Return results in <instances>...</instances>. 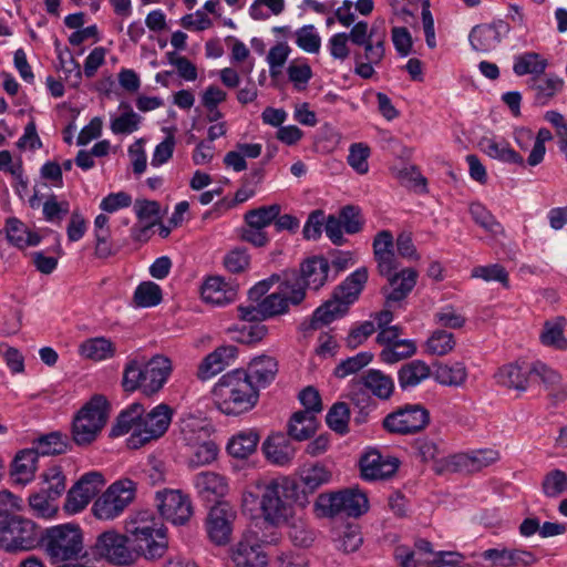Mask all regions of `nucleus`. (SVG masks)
<instances>
[{"instance_id":"de8ad7c7","label":"nucleus","mask_w":567,"mask_h":567,"mask_svg":"<svg viewBox=\"0 0 567 567\" xmlns=\"http://www.w3.org/2000/svg\"><path fill=\"white\" fill-rule=\"evenodd\" d=\"M472 219L485 231L496 236L504 233V228L495 216L481 203L470 205Z\"/></svg>"},{"instance_id":"37998d69","label":"nucleus","mask_w":567,"mask_h":567,"mask_svg":"<svg viewBox=\"0 0 567 567\" xmlns=\"http://www.w3.org/2000/svg\"><path fill=\"white\" fill-rule=\"evenodd\" d=\"M80 350L83 357L94 361L111 359L116 353L114 343L104 337L87 339L81 344Z\"/></svg>"},{"instance_id":"c756f323","label":"nucleus","mask_w":567,"mask_h":567,"mask_svg":"<svg viewBox=\"0 0 567 567\" xmlns=\"http://www.w3.org/2000/svg\"><path fill=\"white\" fill-rule=\"evenodd\" d=\"M530 374L532 364L514 362L501 367L494 378L499 385L524 392L528 388Z\"/></svg>"},{"instance_id":"39448f33","label":"nucleus","mask_w":567,"mask_h":567,"mask_svg":"<svg viewBox=\"0 0 567 567\" xmlns=\"http://www.w3.org/2000/svg\"><path fill=\"white\" fill-rule=\"evenodd\" d=\"M291 501L301 507L309 504L305 495H299V484L289 476H278L265 483L260 507L265 519L272 525H281L292 517Z\"/></svg>"},{"instance_id":"338daca9","label":"nucleus","mask_w":567,"mask_h":567,"mask_svg":"<svg viewBox=\"0 0 567 567\" xmlns=\"http://www.w3.org/2000/svg\"><path fill=\"white\" fill-rule=\"evenodd\" d=\"M105 480L100 472H89L81 476V478L73 485L76 489L83 492L91 499L104 486Z\"/></svg>"},{"instance_id":"052dcab7","label":"nucleus","mask_w":567,"mask_h":567,"mask_svg":"<svg viewBox=\"0 0 567 567\" xmlns=\"http://www.w3.org/2000/svg\"><path fill=\"white\" fill-rule=\"evenodd\" d=\"M218 446L213 441H206L195 446L192 456L188 460L189 467H200L212 464L218 455Z\"/></svg>"},{"instance_id":"c9c22d12","label":"nucleus","mask_w":567,"mask_h":567,"mask_svg":"<svg viewBox=\"0 0 567 567\" xmlns=\"http://www.w3.org/2000/svg\"><path fill=\"white\" fill-rule=\"evenodd\" d=\"M432 375L431 368L422 360H412L404 363L398 371V381L401 390L406 391L421 384Z\"/></svg>"},{"instance_id":"a211bd4d","label":"nucleus","mask_w":567,"mask_h":567,"mask_svg":"<svg viewBox=\"0 0 567 567\" xmlns=\"http://www.w3.org/2000/svg\"><path fill=\"white\" fill-rule=\"evenodd\" d=\"M236 516L234 507L226 502H217L209 509L206 518V530L212 543L217 546L229 543Z\"/></svg>"},{"instance_id":"8fccbe9b","label":"nucleus","mask_w":567,"mask_h":567,"mask_svg":"<svg viewBox=\"0 0 567 567\" xmlns=\"http://www.w3.org/2000/svg\"><path fill=\"white\" fill-rule=\"evenodd\" d=\"M31 509L40 517L51 518L58 512L56 498L40 488L28 498Z\"/></svg>"},{"instance_id":"473e14b6","label":"nucleus","mask_w":567,"mask_h":567,"mask_svg":"<svg viewBox=\"0 0 567 567\" xmlns=\"http://www.w3.org/2000/svg\"><path fill=\"white\" fill-rule=\"evenodd\" d=\"M37 451L24 449L20 451L12 464L10 475L16 484L25 486L33 481L38 467Z\"/></svg>"},{"instance_id":"7c9ffc66","label":"nucleus","mask_w":567,"mask_h":567,"mask_svg":"<svg viewBox=\"0 0 567 567\" xmlns=\"http://www.w3.org/2000/svg\"><path fill=\"white\" fill-rule=\"evenodd\" d=\"M480 150L488 157L504 164L525 165L524 157L511 144L501 138L483 136L478 142Z\"/></svg>"},{"instance_id":"4be33fe9","label":"nucleus","mask_w":567,"mask_h":567,"mask_svg":"<svg viewBox=\"0 0 567 567\" xmlns=\"http://www.w3.org/2000/svg\"><path fill=\"white\" fill-rule=\"evenodd\" d=\"M238 349L233 344H223L208 353L199 363L197 378L207 381L223 372L237 358Z\"/></svg>"},{"instance_id":"e433bc0d","label":"nucleus","mask_w":567,"mask_h":567,"mask_svg":"<svg viewBox=\"0 0 567 567\" xmlns=\"http://www.w3.org/2000/svg\"><path fill=\"white\" fill-rule=\"evenodd\" d=\"M144 406L141 403H132L123 410L116 419V423L111 430L112 436H121L132 432L131 435L140 433V425L142 424V415Z\"/></svg>"},{"instance_id":"9b49d317","label":"nucleus","mask_w":567,"mask_h":567,"mask_svg":"<svg viewBox=\"0 0 567 567\" xmlns=\"http://www.w3.org/2000/svg\"><path fill=\"white\" fill-rule=\"evenodd\" d=\"M135 495L136 483L134 481L130 478L117 480L95 499L92 512L99 519H114L134 501Z\"/></svg>"},{"instance_id":"5fc2aeb1","label":"nucleus","mask_w":567,"mask_h":567,"mask_svg":"<svg viewBox=\"0 0 567 567\" xmlns=\"http://www.w3.org/2000/svg\"><path fill=\"white\" fill-rule=\"evenodd\" d=\"M455 347L454 336L445 330H435L426 341V350L431 354L445 355Z\"/></svg>"},{"instance_id":"412c9836","label":"nucleus","mask_w":567,"mask_h":567,"mask_svg":"<svg viewBox=\"0 0 567 567\" xmlns=\"http://www.w3.org/2000/svg\"><path fill=\"white\" fill-rule=\"evenodd\" d=\"M236 567H266L267 555L262 550L256 533H246L234 547L231 554Z\"/></svg>"},{"instance_id":"bf43d9fd","label":"nucleus","mask_w":567,"mask_h":567,"mask_svg":"<svg viewBox=\"0 0 567 567\" xmlns=\"http://www.w3.org/2000/svg\"><path fill=\"white\" fill-rule=\"evenodd\" d=\"M70 212L68 200H58L55 195H50L43 203V217L47 221L60 225Z\"/></svg>"},{"instance_id":"5701e85b","label":"nucleus","mask_w":567,"mask_h":567,"mask_svg":"<svg viewBox=\"0 0 567 567\" xmlns=\"http://www.w3.org/2000/svg\"><path fill=\"white\" fill-rule=\"evenodd\" d=\"M499 460V453L493 449H481L451 456L449 465L455 472L475 473Z\"/></svg>"},{"instance_id":"a878e982","label":"nucleus","mask_w":567,"mask_h":567,"mask_svg":"<svg viewBox=\"0 0 567 567\" xmlns=\"http://www.w3.org/2000/svg\"><path fill=\"white\" fill-rule=\"evenodd\" d=\"M262 451L269 462L279 466L289 465L296 454L290 436L281 432L269 435L262 443Z\"/></svg>"},{"instance_id":"aec40b11","label":"nucleus","mask_w":567,"mask_h":567,"mask_svg":"<svg viewBox=\"0 0 567 567\" xmlns=\"http://www.w3.org/2000/svg\"><path fill=\"white\" fill-rule=\"evenodd\" d=\"M399 465L396 457L382 455L378 450H370L360 458L361 476L365 481L389 478L395 474Z\"/></svg>"},{"instance_id":"79ce46f5","label":"nucleus","mask_w":567,"mask_h":567,"mask_svg":"<svg viewBox=\"0 0 567 567\" xmlns=\"http://www.w3.org/2000/svg\"><path fill=\"white\" fill-rule=\"evenodd\" d=\"M69 442L68 436L60 432H51L42 435L33 441V451H37V456L40 455H59L68 451Z\"/></svg>"},{"instance_id":"1a4fd4ad","label":"nucleus","mask_w":567,"mask_h":567,"mask_svg":"<svg viewBox=\"0 0 567 567\" xmlns=\"http://www.w3.org/2000/svg\"><path fill=\"white\" fill-rule=\"evenodd\" d=\"M318 517L333 518L337 516L359 517L368 512L369 501L358 488H344L330 493H321L315 502Z\"/></svg>"},{"instance_id":"f257e3e1","label":"nucleus","mask_w":567,"mask_h":567,"mask_svg":"<svg viewBox=\"0 0 567 567\" xmlns=\"http://www.w3.org/2000/svg\"><path fill=\"white\" fill-rule=\"evenodd\" d=\"M172 361L162 354L145 357L131 355L123 368L122 386L125 392L141 391L151 396L159 392L167 382Z\"/></svg>"},{"instance_id":"3c124183","label":"nucleus","mask_w":567,"mask_h":567,"mask_svg":"<svg viewBox=\"0 0 567 567\" xmlns=\"http://www.w3.org/2000/svg\"><path fill=\"white\" fill-rule=\"evenodd\" d=\"M281 207L278 204L261 206L248 210L245 214V220L249 227L265 228L269 226L280 214Z\"/></svg>"},{"instance_id":"6e6552de","label":"nucleus","mask_w":567,"mask_h":567,"mask_svg":"<svg viewBox=\"0 0 567 567\" xmlns=\"http://www.w3.org/2000/svg\"><path fill=\"white\" fill-rule=\"evenodd\" d=\"M109 417V402L105 396L96 394L91 398L74 415L72 421V440L78 446H89L99 436Z\"/></svg>"},{"instance_id":"680f3d73","label":"nucleus","mask_w":567,"mask_h":567,"mask_svg":"<svg viewBox=\"0 0 567 567\" xmlns=\"http://www.w3.org/2000/svg\"><path fill=\"white\" fill-rule=\"evenodd\" d=\"M127 111L111 121V130L114 134H131L138 130L141 116L130 105Z\"/></svg>"},{"instance_id":"2eb2a0df","label":"nucleus","mask_w":567,"mask_h":567,"mask_svg":"<svg viewBox=\"0 0 567 567\" xmlns=\"http://www.w3.org/2000/svg\"><path fill=\"white\" fill-rule=\"evenodd\" d=\"M173 410L165 403H161L153 408L148 413L142 415V424L140 433L131 435L128 445L137 449L152 440L163 436L172 422Z\"/></svg>"},{"instance_id":"774afa93","label":"nucleus","mask_w":567,"mask_h":567,"mask_svg":"<svg viewBox=\"0 0 567 567\" xmlns=\"http://www.w3.org/2000/svg\"><path fill=\"white\" fill-rule=\"evenodd\" d=\"M434 320L437 324L450 329H461L466 322V318L450 305L435 312Z\"/></svg>"},{"instance_id":"bb28decb","label":"nucleus","mask_w":567,"mask_h":567,"mask_svg":"<svg viewBox=\"0 0 567 567\" xmlns=\"http://www.w3.org/2000/svg\"><path fill=\"white\" fill-rule=\"evenodd\" d=\"M244 371L247 380L259 391L260 388L268 386L276 379L278 362L274 357L262 354L254 358Z\"/></svg>"},{"instance_id":"6e6d98bb","label":"nucleus","mask_w":567,"mask_h":567,"mask_svg":"<svg viewBox=\"0 0 567 567\" xmlns=\"http://www.w3.org/2000/svg\"><path fill=\"white\" fill-rule=\"evenodd\" d=\"M542 489L547 497H558L567 489V474L557 468L548 472L543 478Z\"/></svg>"},{"instance_id":"7ed1b4c3","label":"nucleus","mask_w":567,"mask_h":567,"mask_svg":"<svg viewBox=\"0 0 567 567\" xmlns=\"http://www.w3.org/2000/svg\"><path fill=\"white\" fill-rule=\"evenodd\" d=\"M125 533L136 555L161 558L167 550V527L151 511L136 512L126 519Z\"/></svg>"},{"instance_id":"423d86ee","label":"nucleus","mask_w":567,"mask_h":567,"mask_svg":"<svg viewBox=\"0 0 567 567\" xmlns=\"http://www.w3.org/2000/svg\"><path fill=\"white\" fill-rule=\"evenodd\" d=\"M369 278L365 267L351 272L333 291V298L318 307L311 319V328L319 329L329 324L348 312L349 306L355 302Z\"/></svg>"},{"instance_id":"f704fd0d","label":"nucleus","mask_w":567,"mask_h":567,"mask_svg":"<svg viewBox=\"0 0 567 567\" xmlns=\"http://www.w3.org/2000/svg\"><path fill=\"white\" fill-rule=\"evenodd\" d=\"M358 380L372 395L382 401L389 400L393 394L394 381L381 370L370 369Z\"/></svg>"},{"instance_id":"13d9d810","label":"nucleus","mask_w":567,"mask_h":567,"mask_svg":"<svg viewBox=\"0 0 567 567\" xmlns=\"http://www.w3.org/2000/svg\"><path fill=\"white\" fill-rule=\"evenodd\" d=\"M296 44L308 53H318L321 47V38L315 25L307 24L295 32Z\"/></svg>"},{"instance_id":"09e8293b","label":"nucleus","mask_w":567,"mask_h":567,"mask_svg":"<svg viewBox=\"0 0 567 567\" xmlns=\"http://www.w3.org/2000/svg\"><path fill=\"white\" fill-rule=\"evenodd\" d=\"M350 408L346 402H336L326 415L327 425L338 434L349 432Z\"/></svg>"},{"instance_id":"0eeeda50","label":"nucleus","mask_w":567,"mask_h":567,"mask_svg":"<svg viewBox=\"0 0 567 567\" xmlns=\"http://www.w3.org/2000/svg\"><path fill=\"white\" fill-rule=\"evenodd\" d=\"M40 544L52 563H65L85 557L84 535L78 524L66 523L47 528Z\"/></svg>"},{"instance_id":"c03bdc74","label":"nucleus","mask_w":567,"mask_h":567,"mask_svg":"<svg viewBox=\"0 0 567 567\" xmlns=\"http://www.w3.org/2000/svg\"><path fill=\"white\" fill-rule=\"evenodd\" d=\"M565 323L566 320L563 317L557 318L555 321L545 322L540 334L542 343L556 350H566L567 339L564 336Z\"/></svg>"},{"instance_id":"603ef678","label":"nucleus","mask_w":567,"mask_h":567,"mask_svg":"<svg viewBox=\"0 0 567 567\" xmlns=\"http://www.w3.org/2000/svg\"><path fill=\"white\" fill-rule=\"evenodd\" d=\"M373 359V354L368 351H362L353 357L342 360L333 371L336 378L344 379L350 374H354L367 367Z\"/></svg>"},{"instance_id":"6ab92c4d","label":"nucleus","mask_w":567,"mask_h":567,"mask_svg":"<svg viewBox=\"0 0 567 567\" xmlns=\"http://www.w3.org/2000/svg\"><path fill=\"white\" fill-rule=\"evenodd\" d=\"M511 31L509 24L502 20H494L491 23H482L472 28L468 34L471 48L481 53H488L495 50Z\"/></svg>"},{"instance_id":"4468645a","label":"nucleus","mask_w":567,"mask_h":567,"mask_svg":"<svg viewBox=\"0 0 567 567\" xmlns=\"http://www.w3.org/2000/svg\"><path fill=\"white\" fill-rule=\"evenodd\" d=\"M430 422L429 411L421 404H405L389 413L382 422L383 427L393 434H414Z\"/></svg>"},{"instance_id":"c85d7f7f","label":"nucleus","mask_w":567,"mask_h":567,"mask_svg":"<svg viewBox=\"0 0 567 567\" xmlns=\"http://www.w3.org/2000/svg\"><path fill=\"white\" fill-rule=\"evenodd\" d=\"M200 295L207 303L226 306L236 299L237 287L221 277H208L202 286Z\"/></svg>"},{"instance_id":"dca6fc26","label":"nucleus","mask_w":567,"mask_h":567,"mask_svg":"<svg viewBox=\"0 0 567 567\" xmlns=\"http://www.w3.org/2000/svg\"><path fill=\"white\" fill-rule=\"evenodd\" d=\"M285 278L290 285L298 284L305 292L307 288L317 291L330 279V262L323 256L308 257L301 261L299 274L292 271Z\"/></svg>"},{"instance_id":"69168bd1","label":"nucleus","mask_w":567,"mask_h":567,"mask_svg":"<svg viewBox=\"0 0 567 567\" xmlns=\"http://www.w3.org/2000/svg\"><path fill=\"white\" fill-rule=\"evenodd\" d=\"M553 138L551 132L542 127L538 130L537 135L534 136L533 148L527 157V164L529 166H537L544 161L546 154L545 143L549 142Z\"/></svg>"},{"instance_id":"b1692460","label":"nucleus","mask_w":567,"mask_h":567,"mask_svg":"<svg viewBox=\"0 0 567 567\" xmlns=\"http://www.w3.org/2000/svg\"><path fill=\"white\" fill-rule=\"evenodd\" d=\"M193 485L197 495L207 502H219L227 495L229 485L227 478L213 471H203L193 476Z\"/></svg>"},{"instance_id":"4c0bfd02","label":"nucleus","mask_w":567,"mask_h":567,"mask_svg":"<svg viewBox=\"0 0 567 567\" xmlns=\"http://www.w3.org/2000/svg\"><path fill=\"white\" fill-rule=\"evenodd\" d=\"M433 379L445 386H462L467 380V370L464 363H439L434 365Z\"/></svg>"},{"instance_id":"f03ea898","label":"nucleus","mask_w":567,"mask_h":567,"mask_svg":"<svg viewBox=\"0 0 567 567\" xmlns=\"http://www.w3.org/2000/svg\"><path fill=\"white\" fill-rule=\"evenodd\" d=\"M213 400L225 415L238 416L251 411L259 400V391L247 380L243 369L224 374L214 385Z\"/></svg>"},{"instance_id":"ea45409f","label":"nucleus","mask_w":567,"mask_h":567,"mask_svg":"<svg viewBox=\"0 0 567 567\" xmlns=\"http://www.w3.org/2000/svg\"><path fill=\"white\" fill-rule=\"evenodd\" d=\"M317 417L310 412H296L288 423V435L297 441L311 437L317 431Z\"/></svg>"},{"instance_id":"a18cd8bd","label":"nucleus","mask_w":567,"mask_h":567,"mask_svg":"<svg viewBox=\"0 0 567 567\" xmlns=\"http://www.w3.org/2000/svg\"><path fill=\"white\" fill-rule=\"evenodd\" d=\"M163 293L161 287L153 281L141 282L134 291L133 302L138 308H151L161 303Z\"/></svg>"},{"instance_id":"58836bf2","label":"nucleus","mask_w":567,"mask_h":567,"mask_svg":"<svg viewBox=\"0 0 567 567\" xmlns=\"http://www.w3.org/2000/svg\"><path fill=\"white\" fill-rule=\"evenodd\" d=\"M259 434L255 430H247L234 435L227 443V452L235 458L249 457L257 449Z\"/></svg>"},{"instance_id":"ddd939ff","label":"nucleus","mask_w":567,"mask_h":567,"mask_svg":"<svg viewBox=\"0 0 567 567\" xmlns=\"http://www.w3.org/2000/svg\"><path fill=\"white\" fill-rule=\"evenodd\" d=\"M154 501L159 516L174 526H185L194 514L192 499L182 489L163 488Z\"/></svg>"},{"instance_id":"9d476101","label":"nucleus","mask_w":567,"mask_h":567,"mask_svg":"<svg viewBox=\"0 0 567 567\" xmlns=\"http://www.w3.org/2000/svg\"><path fill=\"white\" fill-rule=\"evenodd\" d=\"M41 536L42 532L34 522L17 516L1 522L0 548L8 553L31 550L40 544Z\"/></svg>"},{"instance_id":"393cba45","label":"nucleus","mask_w":567,"mask_h":567,"mask_svg":"<svg viewBox=\"0 0 567 567\" xmlns=\"http://www.w3.org/2000/svg\"><path fill=\"white\" fill-rule=\"evenodd\" d=\"M388 285L382 288L388 306L404 300L416 285L417 272L413 268H404L389 277Z\"/></svg>"},{"instance_id":"20e7f679","label":"nucleus","mask_w":567,"mask_h":567,"mask_svg":"<svg viewBox=\"0 0 567 567\" xmlns=\"http://www.w3.org/2000/svg\"><path fill=\"white\" fill-rule=\"evenodd\" d=\"M352 51L354 60V73L362 79H371L385 54L386 30L384 23H374L369 28L368 22L359 21L351 28Z\"/></svg>"},{"instance_id":"864d4df0","label":"nucleus","mask_w":567,"mask_h":567,"mask_svg":"<svg viewBox=\"0 0 567 567\" xmlns=\"http://www.w3.org/2000/svg\"><path fill=\"white\" fill-rule=\"evenodd\" d=\"M416 351V347L411 340H401L391 347H384L380 352V359L388 364L396 363L403 359L412 357Z\"/></svg>"},{"instance_id":"a19ab883","label":"nucleus","mask_w":567,"mask_h":567,"mask_svg":"<svg viewBox=\"0 0 567 567\" xmlns=\"http://www.w3.org/2000/svg\"><path fill=\"white\" fill-rule=\"evenodd\" d=\"M547 66V60L542 58L540 54L536 52H524L514 56L513 72L517 76L526 74L539 76L544 74Z\"/></svg>"},{"instance_id":"cd10ccee","label":"nucleus","mask_w":567,"mask_h":567,"mask_svg":"<svg viewBox=\"0 0 567 567\" xmlns=\"http://www.w3.org/2000/svg\"><path fill=\"white\" fill-rule=\"evenodd\" d=\"M346 398L350 401L353 411L357 412L354 416L357 424L365 423L369 414L377 409V402L371 393L358 379L351 380L348 384Z\"/></svg>"},{"instance_id":"49530a36","label":"nucleus","mask_w":567,"mask_h":567,"mask_svg":"<svg viewBox=\"0 0 567 567\" xmlns=\"http://www.w3.org/2000/svg\"><path fill=\"white\" fill-rule=\"evenodd\" d=\"M66 487V478L60 466L54 465L41 474V488L59 499Z\"/></svg>"},{"instance_id":"0e129e2a","label":"nucleus","mask_w":567,"mask_h":567,"mask_svg":"<svg viewBox=\"0 0 567 567\" xmlns=\"http://www.w3.org/2000/svg\"><path fill=\"white\" fill-rule=\"evenodd\" d=\"M363 538L357 525H347L337 539L338 548L344 553H353L362 545Z\"/></svg>"},{"instance_id":"e2e57ef3","label":"nucleus","mask_w":567,"mask_h":567,"mask_svg":"<svg viewBox=\"0 0 567 567\" xmlns=\"http://www.w3.org/2000/svg\"><path fill=\"white\" fill-rule=\"evenodd\" d=\"M472 277L480 278L484 281H497L504 287H508V274L506 269L499 264L487 266H477L472 269Z\"/></svg>"},{"instance_id":"2f4dec72","label":"nucleus","mask_w":567,"mask_h":567,"mask_svg":"<svg viewBox=\"0 0 567 567\" xmlns=\"http://www.w3.org/2000/svg\"><path fill=\"white\" fill-rule=\"evenodd\" d=\"M564 80L556 74L532 76L528 89L534 92V104L545 106L563 90Z\"/></svg>"},{"instance_id":"72a5a7b5","label":"nucleus","mask_w":567,"mask_h":567,"mask_svg":"<svg viewBox=\"0 0 567 567\" xmlns=\"http://www.w3.org/2000/svg\"><path fill=\"white\" fill-rule=\"evenodd\" d=\"M331 478L332 473L321 463L305 466L300 472L301 485H299V495H305L309 499V495L313 494L322 485L328 484Z\"/></svg>"},{"instance_id":"4d7b16f0","label":"nucleus","mask_w":567,"mask_h":567,"mask_svg":"<svg viewBox=\"0 0 567 567\" xmlns=\"http://www.w3.org/2000/svg\"><path fill=\"white\" fill-rule=\"evenodd\" d=\"M370 156V147L364 143H353L349 147L347 162L349 166L358 174H367L369 172L368 158Z\"/></svg>"},{"instance_id":"f8f14e48","label":"nucleus","mask_w":567,"mask_h":567,"mask_svg":"<svg viewBox=\"0 0 567 567\" xmlns=\"http://www.w3.org/2000/svg\"><path fill=\"white\" fill-rule=\"evenodd\" d=\"M127 534H120L113 529L101 533L91 547L95 558L105 559L117 566H127L135 561L136 553L128 546Z\"/></svg>"},{"instance_id":"f3484780","label":"nucleus","mask_w":567,"mask_h":567,"mask_svg":"<svg viewBox=\"0 0 567 567\" xmlns=\"http://www.w3.org/2000/svg\"><path fill=\"white\" fill-rule=\"evenodd\" d=\"M306 298V292L298 284L290 285L285 278L279 282L277 291L264 297L262 305L264 318L269 319L276 316L287 313L290 306L300 305Z\"/></svg>"}]
</instances>
